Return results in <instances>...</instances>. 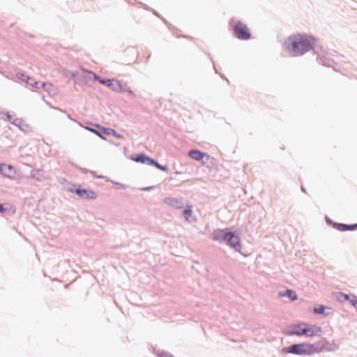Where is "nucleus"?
<instances>
[{"mask_svg":"<svg viewBox=\"0 0 357 357\" xmlns=\"http://www.w3.org/2000/svg\"><path fill=\"white\" fill-rule=\"evenodd\" d=\"M315 39L305 34H295L287 38L284 43V48L294 56H300L313 48Z\"/></svg>","mask_w":357,"mask_h":357,"instance_id":"1","label":"nucleus"},{"mask_svg":"<svg viewBox=\"0 0 357 357\" xmlns=\"http://www.w3.org/2000/svg\"><path fill=\"white\" fill-rule=\"evenodd\" d=\"M326 344V340L324 339L314 344L308 342L295 344L284 348L283 351L288 354L310 356L323 351L325 350Z\"/></svg>","mask_w":357,"mask_h":357,"instance_id":"2","label":"nucleus"},{"mask_svg":"<svg viewBox=\"0 0 357 357\" xmlns=\"http://www.w3.org/2000/svg\"><path fill=\"white\" fill-rule=\"evenodd\" d=\"M234 35L240 40H248L251 33L248 27L242 22H237L234 26Z\"/></svg>","mask_w":357,"mask_h":357,"instance_id":"3","label":"nucleus"},{"mask_svg":"<svg viewBox=\"0 0 357 357\" xmlns=\"http://www.w3.org/2000/svg\"><path fill=\"white\" fill-rule=\"evenodd\" d=\"M303 332V336L307 337L321 336L323 334V330L320 326L317 325L309 324L307 323H306L305 330Z\"/></svg>","mask_w":357,"mask_h":357,"instance_id":"4","label":"nucleus"},{"mask_svg":"<svg viewBox=\"0 0 357 357\" xmlns=\"http://www.w3.org/2000/svg\"><path fill=\"white\" fill-rule=\"evenodd\" d=\"M226 241L227 242L228 245L231 248L234 249L236 251H237V252L241 251V239L238 235H236L232 232H229Z\"/></svg>","mask_w":357,"mask_h":357,"instance_id":"5","label":"nucleus"},{"mask_svg":"<svg viewBox=\"0 0 357 357\" xmlns=\"http://www.w3.org/2000/svg\"><path fill=\"white\" fill-rule=\"evenodd\" d=\"M306 326L305 322H300L297 324H292L289 327V331L288 334L290 335H297V336H303V331L305 330V327Z\"/></svg>","mask_w":357,"mask_h":357,"instance_id":"6","label":"nucleus"},{"mask_svg":"<svg viewBox=\"0 0 357 357\" xmlns=\"http://www.w3.org/2000/svg\"><path fill=\"white\" fill-rule=\"evenodd\" d=\"M75 192L76 195H79L80 197L87 199H95L97 198V195L95 192L90 190L86 189H77Z\"/></svg>","mask_w":357,"mask_h":357,"instance_id":"7","label":"nucleus"},{"mask_svg":"<svg viewBox=\"0 0 357 357\" xmlns=\"http://www.w3.org/2000/svg\"><path fill=\"white\" fill-rule=\"evenodd\" d=\"M229 232L223 229H218L213 233V239L217 241H223L227 239Z\"/></svg>","mask_w":357,"mask_h":357,"instance_id":"8","label":"nucleus"},{"mask_svg":"<svg viewBox=\"0 0 357 357\" xmlns=\"http://www.w3.org/2000/svg\"><path fill=\"white\" fill-rule=\"evenodd\" d=\"M110 88H112V90L116 91V92H125L127 91L130 94H132V91L130 90H126L123 88V86L121 84L116 80L112 79V82L110 83Z\"/></svg>","mask_w":357,"mask_h":357,"instance_id":"9","label":"nucleus"},{"mask_svg":"<svg viewBox=\"0 0 357 357\" xmlns=\"http://www.w3.org/2000/svg\"><path fill=\"white\" fill-rule=\"evenodd\" d=\"M202 164L208 168H213L216 166L215 160L207 153H206L204 160H202Z\"/></svg>","mask_w":357,"mask_h":357,"instance_id":"10","label":"nucleus"},{"mask_svg":"<svg viewBox=\"0 0 357 357\" xmlns=\"http://www.w3.org/2000/svg\"><path fill=\"white\" fill-rule=\"evenodd\" d=\"M189 156L197 161L204 160L206 153L201 152L198 150H192L188 153Z\"/></svg>","mask_w":357,"mask_h":357,"instance_id":"11","label":"nucleus"},{"mask_svg":"<svg viewBox=\"0 0 357 357\" xmlns=\"http://www.w3.org/2000/svg\"><path fill=\"white\" fill-rule=\"evenodd\" d=\"M133 160L141 162V163H147L149 165H151V163H154V160L146 156L144 154H139L136 158H133Z\"/></svg>","mask_w":357,"mask_h":357,"instance_id":"12","label":"nucleus"},{"mask_svg":"<svg viewBox=\"0 0 357 357\" xmlns=\"http://www.w3.org/2000/svg\"><path fill=\"white\" fill-rule=\"evenodd\" d=\"M335 228L339 231H344L347 230H355L357 229V223L351 225L344 224H337L335 225Z\"/></svg>","mask_w":357,"mask_h":357,"instance_id":"13","label":"nucleus"},{"mask_svg":"<svg viewBox=\"0 0 357 357\" xmlns=\"http://www.w3.org/2000/svg\"><path fill=\"white\" fill-rule=\"evenodd\" d=\"M279 295L280 297L287 296L291 301H296L297 299V295H296V292L291 289H287L284 292H280Z\"/></svg>","mask_w":357,"mask_h":357,"instance_id":"14","label":"nucleus"},{"mask_svg":"<svg viewBox=\"0 0 357 357\" xmlns=\"http://www.w3.org/2000/svg\"><path fill=\"white\" fill-rule=\"evenodd\" d=\"M337 299L340 302H346L349 300V295L339 292L337 294Z\"/></svg>","mask_w":357,"mask_h":357,"instance_id":"15","label":"nucleus"},{"mask_svg":"<svg viewBox=\"0 0 357 357\" xmlns=\"http://www.w3.org/2000/svg\"><path fill=\"white\" fill-rule=\"evenodd\" d=\"M13 167L10 166V165H8L6 166V165L4 164H0V172L2 173L3 175L5 176H10L7 173H6V169L8 170H13Z\"/></svg>","mask_w":357,"mask_h":357,"instance_id":"16","label":"nucleus"},{"mask_svg":"<svg viewBox=\"0 0 357 357\" xmlns=\"http://www.w3.org/2000/svg\"><path fill=\"white\" fill-rule=\"evenodd\" d=\"M41 86L44 89V90L49 93H52L54 90V86L51 83L44 82L41 84Z\"/></svg>","mask_w":357,"mask_h":357,"instance_id":"17","label":"nucleus"},{"mask_svg":"<svg viewBox=\"0 0 357 357\" xmlns=\"http://www.w3.org/2000/svg\"><path fill=\"white\" fill-rule=\"evenodd\" d=\"M183 215L187 220H189L190 217L192 215V206H188L183 211Z\"/></svg>","mask_w":357,"mask_h":357,"instance_id":"18","label":"nucleus"},{"mask_svg":"<svg viewBox=\"0 0 357 357\" xmlns=\"http://www.w3.org/2000/svg\"><path fill=\"white\" fill-rule=\"evenodd\" d=\"M348 301H349L350 303L352 304L354 306H357V297L356 296H349V300Z\"/></svg>","mask_w":357,"mask_h":357,"instance_id":"19","label":"nucleus"},{"mask_svg":"<svg viewBox=\"0 0 357 357\" xmlns=\"http://www.w3.org/2000/svg\"><path fill=\"white\" fill-rule=\"evenodd\" d=\"M104 133L109 135H115L116 131L112 128H105Z\"/></svg>","mask_w":357,"mask_h":357,"instance_id":"20","label":"nucleus"},{"mask_svg":"<svg viewBox=\"0 0 357 357\" xmlns=\"http://www.w3.org/2000/svg\"><path fill=\"white\" fill-rule=\"evenodd\" d=\"M151 165H154L155 167H156L158 169H160V170H162V171H167V167H165V166H162L160 165V164H158L156 161L154 160V163H151Z\"/></svg>","mask_w":357,"mask_h":357,"instance_id":"21","label":"nucleus"},{"mask_svg":"<svg viewBox=\"0 0 357 357\" xmlns=\"http://www.w3.org/2000/svg\"><path fill=\"white\" fill-rule=\"evenodd\" d=\"M112 79H100V82L104 85H106L107 86H110V83L112 82Z\"/></svg>","mask_w":357,"mask_h":357,"instance_id":"22","label":"nucleus"},{"mask_svg":"<svg viewBox=\"0 0 357 357\" xmlns=\"http://www.w3.org/2000/svg\"><path fill=\"white\" fill-rule=\"evenodd\" d=\"M6 206H9V207H6L5 208L3 206V205H2L1 204H0V212L1 213H3L5 212L6 210L8 209H12V206L9 205V204H6Z\"/></svg>","mask_w":357,"mask_h":357,"instance_id":"23","label":"nucleus"},{"mask_svg":"<svg viewBox=\"0 0 357 357\" xmlns=\"http://www.w3.org/2000/svg\"><path fill=\"white\" fill-rule=\"evenodd\" d=\"M324 307H321L319 309H314V312L318 313V314H322V313H324Z\"/></svg>","mask_w":357,"mask_h":357,"instance_id":"24","label":"nucleus"},{"mask_svg":"<svg viewBox=\"0 0 357 357\" xmlns=\"http://www.w3.org/2000/svg\"><path fill=\"white\" fill-rule=\"evenodd\" d=\"M159 357H173V356L168 353L162 352L159 354Z\"/></svg>","mask_w":357,"mask_h":357,"instance_id":"25","label":"nucleus"},{"mask_svg":"<svg viewBox=\"0 0 357 357\" xmlns=\"http://www.w3.org/2000/svg\"><path fill=\"white\" fill-rule=\"evenodd\" d=\"M167 202L169 204H171V205H174V202L175 203H177L178 202L176 200H174V199H168L167 200Z\"/></svg>","mask_w":357,"mask_h":357,"instance_id":"26","label":"nucleus"},{"mask_svg":"<svg viewBox=\"0 0 357 357\" xmlns=\"http://www.w3.org/2000/svg\"><path fill=\"white\" fill-rule=\"evenodd\" d=\"M94 78L96 80H98L100 82V79H102L99 76L94 74Z\"/></svg>","mask_w":357,"mask_h":357,"instance_id":"27","label":"nucleus"},{"mask_svg":"<svg viewBox=\"0 0 357 357\" xmlns=\"http://www.w3.org/2000/svg\"><path fill=\"white\" fill-rule=\"evenodd\" d=\"M38 84V82H35V83H34V84H35V87H36V88L38 87V86H37Z\"/></svg>","mask_w":357,"mask_h":357,"instance_id":"28","label":"nucleus"}]
</instances>
